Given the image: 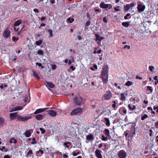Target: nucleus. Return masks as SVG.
I'll list each match as a JSON object with an SVG mask.
<instances>
[{
  "label": "nucleus",
  "mask_w": 158,
  "mask_h": 158,
  "mask_svg": "<svg viewBox=\"0 0 158 158\" xmlns=\"http://www.w3.org/2000/svg\"><path fill=\"white\" fill-rule=\"evenodd\" d=\"M10 118L11 120H15L16 119L18 121L22 122L24 123H26L28 120L31 118L30 116L23 117L19 115L17 112L11 113L9 114Z\"/></svg>",
  "instance_id": "1"
},
{
  "label": "nucleus",
  "mask_w": 158,
  "mask_h": 158,
  "mask_svg": "<svg viewBox=\"0 0 158 158\" xmlns=\"http://www.w3.org/2000/svg\"><path fill=\"white\" fill-rule=\"evenodd\" d=\"M108 69L109 67L107 64L104 63L101 72V77L104 84L106 83L108 81Z\"/></svg>",
  "instance_id": "2"
},
{
  "label": "nucleus",
  "mask_w": 158,
  "mask_h": 158,
  "mask_svg": "<svg viewBox=\"0 0 158 158\" xmlns=\"http://www.w3.org/2000/svg\"><path fill=\"white\" fill-rule=\"evenodd\" d=\"M72 101L74 104L77 106H80L84 103L85 101L79 95H75L73 98Z\"/></svg>",
  "instance_id": "3"
},
{
  "label": "nucleus",
  "mask_w": 158,
  "mask_h": 158,
  "mask_svg": "<svg viewBox=\"0 0 158 158\" xmlns=\"http://www.w3.org/2000/svg\"><path fill=\"white\" fill-rule=\"evenodd\" d=\"M82 109L80 107H77L73 110L70 113V115L73 116L82 112Z\"/></svg>",
  "instance_id": "4"
},
{
  "label": "nucleus",
  "mask_w": 158,
  "mask_h": 158,
  "mask_svg": "<svg viewBox=\"0 0 158 158\" xmlns=\"http://www.w3.org/2000/svg\"><path fill=\"white\" fill-rule=\"evenodd\" d=\"M137 10L139 13L143 11L145 9V6L142 3L138 5Z\"/></svg>",
  "instance_id": "5"
},
{
  "label": "nucleus",
  "mask_w": 158,
  "mask_h": 158,
  "mask_svg": "<svg viewBox=\"0 0 158 158\" xmlns=\"http://www.w3.org/2000/svg\"><path fill=\"white\" fill-rule=\"evenodd\" d=\"M10 31L8 28L3 31V37L5 38H8L10 36Z\"/></svg>",
  "instance_id": "6"
},
{
  "label": "nucleus",
  "mask_w": 158,
  "mask_h": 158,
  "mask_svg": "<svg viewBox=\"0 0 158 158\" xmlns=\"http://www.w3.org/2000/svg\"><path fill=\"white\" fill-rule=\"evenodd\" d=\"M118 155L120 158H125L127 156V154L123 150H121L119 151Z\"/></svg>",
  "instance_id": "7"
},
{
  "label": "nucleus",
  "mask_w": 158,
  "mask_h": 158,
  "mask_svg": "<svg viewBox=\"0 0 158 158\" xmlns=\"http://www.w3.org/2000/svg\"><path fill=\"white\" fill-rule=\"evenodd\" d=\"M112 94L110 91H108L106 92L104 95V97L106 99L109 100L111 98Z\"/></svg>",
  "instance_id": "8"
},
{
  "label": "nucleus",
  "mask_w": 158,
  "mask_h": 158,
  "mask_svg": "<svg viewBox=\"0 0 158 158\" xmlns=\"http://www.w3.org/2000/svg\"><path fill=\"white\" fill-rule=\"evenodd\" d=\"M47 109V108H40L37 109L34 112V114H36L40 113L43 112Z\"/></svg>",
  "instance_id": "9"
},
{
  "label": "nucleus",
  "mask_w": 158,
  "mask_h": 158,
  "mask_svg": "<svg viewBox=\"0 0 158 158\" xmlns=\"http://www.w3.org/2000/svg\"><path fill=\"white\" fill-rule=\"evenodd\" d=\"M23 107L22 106H16L14 107L10 112H13L15 111L22 110Z\"/></svg>",
  "instance_id": "10"
},
{
  "label": "nucleus",
  "mask_w": 158,
  "mask_h": 158,
  "mask_svg": "<svg viewBox=\"0 0 158 158\" xmlns=\"http://www.w3.org/2000/svg\"><path fill=\"white\" fill-rule=\"evenodd\" d=\"M49 114L52 117H55L57 113L53 110H50L48 111Z\"/></svg>",
  "instance_id": "11"
},
{
  "label": "nucleus",
  "mask_w": 158,
  "mask_h": 158,
  "mask_svg": "<svg viewBox=\"0 0 158 158\" xmlns=\"http://www.w3.org/2000/svg\"><path fill=\"white\" fill-rule=\"evenodd\" d=\"M44 117L43 115L38 114L35 116V118L37 120H40L43 119Z\"/></svg>",
  "instance_id": "12"
},
{
  "label": "nucleus",
  "mask_w": 158,
  "mask_h": 158,
  "mask_svg": "<svg viewBox=\"0 0 158 158\" xmlns=\"http://www.w3.org/2000/svg\"><path fill=\"white\" fill-rule=\"evenodd\" d=\"M22 23V20L21 19L16 21L14 24V27H17L20 25Z\"/></svg>",
  "instance_id": "13"
},
{
  "label": "nucleus",
  "mask_w": 158,
  "mask_h": 158,
  "mask_svg": "<svg viewBox=\"0 0 158 158\" xmlns=\"http://www.w3.org/2000/svg\"><path fill=\"white\" fill-rule=\"evenodd\" d=\"M48 86L50 88H53L55 87L54 85L52 82L46 81Z\"/></svg>",
  "instance_id": "14"
},
{
  "label": "nucleus",
  "mask_w": 158,
  "mask_h": 158,
  "mask_svg": "<svg viewBox=\"0 0 158 158\" xmlns=\"http://www.w3.org/2000/svg\"><path fill=\"white\" fill-rule=\"evenodd\" d=\"M31 133L29 130H27L25 133V135L27 137H29L31 135Z\"/></svg>",
  "instance_id": "15"
},
{
  "label": "nucleus",
  "mask_w": 158,
  "mask_h": 158,
  "mask_svg": "<svg viewBox=\"0 0 158 158\" xmlns=\"http://www.w3.org/2000/svg\"><path fill=\"white\" fill-rule=\"evenodd\" d=\"M93 136L92 134H89L87 135L86 137V139L88 141H91L93 140Z\"/></svg>",
  "instance_id": "16"
},
{
  "label": "nucleus",
  "mask_w": 158,
  "mask_h": 158,
  "mask_svg": "<svg viewBox=\"0 0 158 158\" xmlns=\"http://www.w3.org/2000/svg\"><path fill=\"white\" fill-rule=\"evenodd\" d=\"M107 4H106L104 2H102L100 4V6L102 8H107Z\"/></svg>",
  "instance_id": "17"
},
{
  "label": "nucleus",
  "mask_w": 158,
  "mask_h": 158,
  "mask_svg": "<svg viewBox=\"0 0 158 158\" xmlns=\"http://www.w3.org/2000/svg\"><path fill=\"white\" fill-rule=\"evenodd\" d=\"M33 75L35 78L37 80L40 79L39 76L37 74V73L35 71H33Z\"/></svg>",
  "instance_id": "18"
},
{
  "label": "nucleus",
  "mask_w": 158,
  "mask_h": 158,
  "mask_svg": "<svg viewBox=\"0 0 158 158\" xmlns=\"http://www.w3.org/2000/svg\"><path fill=\"white\" fill-rule=\"evenodd\" d=\"M130 22H123L122 23V25L123 26L126 27H128L129 25Z\"/></svg>",
  "instance_id": "19"
},
{
  "label": "nucleus",
  "mask_w": 158,
  "mask_h": 158,
  "mask_svg": "<svg viewBox=\"0 0 158 158\" xmlns=\"http://www.w3.org/2000/svg\"><path fill=\"white\" fill-rule=\"evenodd\" d=\"M9 142L10 143H17V140L14 138H12L10 140Z\"/></svg>",
  "instance_id": "20"
},
{
  "label": "nucleus",
  "mask_w": 158,
  "mask_h": 158,
  "mask_svg": "<svg viewBox=\"0 0 158 158\" xmlns=\"http://www.w3.org/2000/svg\"><path fill=\"white\" fill-rule=\"evenodd\" d=\"M130 6V4H128L125 6L124 7V10L127 11L129 10L131 7Z\"/></svg>",
  "instance_id": "21"
},
{
  "label": "nucleus",
  "mask_w": 158,
  "mask_h": 158,
  "mask_svg": "<svg viewBox=\"0 0 158 158\" xmlns=\"http://www.w3.org/2000/svg\"><path fill=\"white\" fill-rule=\"evenodd\" d=\"M120 99L123 101H125L126 100V97L123 93L121 94Z\"/></svg>",
  "instance_id": "22"
},
{
  "label": "nucleus",
  "mask_w": 158,
  "mask_h": 158,
  "mask_svg": "<svg viewBox=\"0 0 158 158\" xmlns=\"http://www.w3.org/2000/svg\"><path fill=\"white\" fill-rule=\"evenodd\" d=\"M74 21V19L73 18H69L67 20V21L69 23H72Z\"/></svg>",
  "instance_id": "23"
},
{
  "label": "nucleus",
  "mask_w": 158,
  "mask_h": 158,
  "mask_svg": "<svg viewBox=\"0 0 158 158\" xmlns=\"http://www.w3.org/2000/svg\"><path fill=\"white\" fill-rule=\"evenodd\" d=\"M105 120L106 122V125L107 126H109L110 125V122L109 119L107 118H105Z\"/></svg>",
  "instance_id": "24"
},
{
  "label": "nucleus",
  "mask_w": 158,
  "mask_h": 158,
  "mask_svg": "<svg viewBox=\"0 0 158 158\" xmlns=\"http://www.w3.org/2000/svg\"><path fill=\"white\" fill-rule=\"evenodd\" d=\"M71 143L69 142H67L64 143V145L67 148H69L70 146Z\"/></svg>",
  "instance_id": "25"
},
{
  "label": "nucleus",
  "mask_w": 158,
  "mask_h": 158,
  "mask_svg": "<svg viewBox=\"0 0 158 158\" xmlns=\"http://www.w3.org/2000/svg\"><path fill=\"white\" fill-rule=\"evenodd\" d=\"M105 134L107 136H108L110 135V131L108 129H106L105 130Z\"/></svg>",
  "instance_id": "26"
},
{
  "label": "nucleus",
  "mask_w": 158,
  "mask_h": 158,
  "mask_svg": "<svg viewBox=\"0 0 158 158\" xmlns=\"http://www.w3.org/2000/svg\"><path fill=\"white\" fill-rule=\"evenodd\" d=\"M42 43V41L41 40L37 41L35 42L37 46L40 45Z\"/></svg>",
  "instance_id": "27"
},
{
  "label": "nucleus",
  "mask_w": 158,
  "mask_h": 158,
  "mask_svg": "<svg viewBox=\"0 0 158 158\" xmlns=\"http://www.w3.org/2000/svg\"><path fill=\"white\" fill-rule=\"evenodd\" d=\"M48 31L49 34V37H52L53 36L52 31L51 29H48Z\"/></svg>",
  "instance_id": "28"
},
{
  "label": "nucleus",
  "mask_w": 158,
  "mask_h": 158,
  "mask_svg": "<svg viewBox=\"0 0 158 158\" xmlns=\"http://www.w3.org/2000/svg\"><path fill=\"white\" fill-rule=\"evenodd\" d=\"M132 84V82L130 81H128L126 83L125 85L127 86H130Z\"/></svg>",
  "instance_id": "29"
},
{
  "label": "nucleus",
  "mask_w": 158,
  "mask_h": 158,
  "mask_svg": "<svg viewBox=\"0 0 158 158\" xmlns=\"http://www.w3.org/2000/svg\"><path fill=\"white\" fill-rule=\"evenodd\" d=\"M148 117V115L146 114H145L144 115L142 116L141 117V119L142 120H144L146 118Z\"/></svg>",
  "instance_id": "30"
},
{
  "label": "nucleus",
  "mask_w": 158,
  "mask_h": 158,
  "mask_svg": "<svg viewBox=\"0 0 158 158\" xmlns=\"http://www.w3.org/2000/svg\"><path fill=\"white\" fill-rule=\"evenodd\" d=\"M36 65H38L40 67H41V69H43L44 68V66L42 65V64L41 63L36 62Z\"/></svg>",
  "instance_id": "31"
},
{
  "label": "nucleus",
  "mask_w": 158,
  "mask_h": 158,
  "mask_svg": "<svg viewBox=\"0 0 158 158\" xmlns=\"http://www.w3.org/2000/svg\"><path fill=\"white\" fill-rule=\"evenodd\" d=\"M95 155H96V156L97 158H99V149H97L96 150Z\"/></svg>",
  "instance_id": "32"
},
{
  "label": "nucleus",
  "mask_w": 158,
  "mask_h": 158,
  "mask_svg": "<svg viewBox=\"0 0 158 158\" xmlns=\"http://www.w3.org/2000/svg\"><path fill=\"white\" fill-rule=\"evenodd\" d=\"M93 67H94V68L91 67L90 68V69L91 70H94V68H95L96 69H98V67H97V65L96 64H94L93 65Z\"/></svg>",
  "instance_id": "33"
},
{
  "label": "nucleus",
  "mask_w": 158,
  "mask_h": 158,
  "mask_svg": "<svg viewBox=\"0 0 158 158\" xmlns=\"http://www.w3.org/2000/svg\"><path fill=\"white\" fill-rule=\"evenodd\" d=\"M40 131H41V133L42 134H44L45 132V130L42 128H40Z\"/></svg>",
  "instance_id": "34"
},
{
  "label": "nucleus",
  "mask_w": 158,
  "mask_h": 158,
  "mask_svg": "<svg viewBox=\"0 0 158 158\" xmlns=\"http://www.w3.org/2000/svg\"><path fill=\"white\" fill-rule=\"evenodd\" d=\"M4 121V119L1 117H0V124H3Z\"/></svg>",
  "instance_id": "35"
},
{
  "label": "nucleus",
  "mask_w": 158,
  "mask_h": 158,
  "mask_svg": "<svg viewBox=\"0 0 158 158\" xmlns=\"http://www.w3.org/2000/svg\"><path fill=\"white\" fill-rule=\"evenodd\" d=\"M33 154V152L31 150H30L28 152L26 156L27 157H28V156L30 154Z\"/></svg>",
  "instance_id": "36"
},
{
  "label": "nucleus",
  "mask_w": 158,
  "mask_h": 158,
  "mask_svg": "<svg viewBox=\"0 0 158 158\" xmlns=\"http://www.w3.org/2000/svg\"><path fill=\"white\" fill-rule=\"evenodd\" d=\"M95 36L96 37V40L97 41V44H99V41H99V34H96Z\"/></svg>",
  "instance_id": "37"
},
{
  "label": "nucleus",
  "mask_w": 158,
  "mask_h": 158,
  "mask_svg": "<svg viewBox=\"0 0 158 158\" xmlns=\"http://www.w3.org/2000/svg\"><path fill=\"white\" fill-rule=\"evenodd\" d=\"M38 53L40 55H43L44 54V52L42 50H39L38 52Z\"/></svg>",
  "instance_id": "38"
},
{
  "label": "nucleus",
  "mask_w": 158,
  "mask_h": 158,
  "mask_svg": "<svg viewBox=\"0 0 158 158\" xmlns=\"http://www.w3.org/2000/svg\"><path fill=\"white\" fill-rule=\"evenodd\" d=\"M102 139L103 141H106L107 140V138L106 137H105L104 135L102 136Z\"/></svg>",
  "instance_id": "39"
},
{
  "label": "nucleus",
  "mask_w": 158,
  "mask_h": 158,
  "mask_svg": "<svg viewBox=\"0 0 158 158\" xmlns=\"http://www.w3.org/2000/svg\"><path fill=\"white\" fill-rule=\"evenodd\" d=\"M32 141L31 142V144H34L36 143V142L35 140V138H33L32 139Z\"/></svg>",
  "instance_id": "40"
},
{
  "label": "nucleus",
  "mask_w": 158,
  "mask_h": 158,
  "mask_svg": "<svg viewBox=\"0 0 158 158\" xmlns=\"http://www.w3.org/2000/svg\"><path fill=\"white\" fill-rule=\"evenodd\" d=\"M80 152H73V156H77V155L80 154Z\"/></svg>",
  "instance_id": "41"
},
{
  "label": "nucleus",
  "mask_w": 158,
  "mask_h": 158,
  "mask_svg": "<svg viewBox=\"0 0 158 158\" xmlns=\"http://www.w3.org/2000/svg\"><path fill=\"white\" fill-rule=\"evenodd\" d=\"M12 40L15 42L16 41H17L19 40L18 38H16L15 36H13L12 37Z\"/></svg>",
  "instance_id": "42"
},
{
  "label": "nucleus",
  "mask_w": 158,
  "mask_h": 158,
  "mask_svg": "<svg viewBox=\"0 0 158 158\" xmlns=\"http://www.w3.org/2000/svg\"><path fill=\"white\" fill-rule=\"evenodd\" d=\"M130 5V6L131 7H132L136 5V3L135 2L131 3Z\"/></svg>",
  "instance_id": "43"
},
{
  "label": "nucleus",
  "mask_w": 158,
  "mask_h": 158,
  "mask_svg": "<svg viewBox=\"0 0 158 158\" xmlns=\"http://www.w3.org/2000/svg\"><path fill=\"white\" fill-rule=\"evenodd\" d=\"M147 89L149 90L151 92H152L153 89H152V87L150 86H148L147 87Z\"/></svg>",
  "instance_id": "44"
},
{
  "label": "nucleus",
  "mask_w": 158,
  "mask_h": 158,
  "mask_svg": "<svg viewBox=\"0 0 158 158\" xmlns=\"http://www.w3.org/2000/svg\"><path fill=\"white\" fill-rule=\"evenodd\" d=\"M51 67L52 70H55L56 68V66L55 64L52 65Z\"/></svg>",
  "instance_id": "45"
},
{
  "label": "nucleus",
  "mask_w": 158,
  "mask_h": 158,
  "mask_svg": "<svg viewBox=\"0 0 158 158\" xmlns=\"http://www.w3.org/2000/svg\"><path fill=\"white\" fill-rule=\"evenodd\" d=\"M149 69L150 71L152 72L153 70L154 69V67L152 66H150L149 67Z\"/></svg>",
  "instance_id": "46"
},
{
  "label": "nucleus",
  "mask_w": 158,
  "mask_h": 158,
  "mask_svg": "<svg viewBox=\"0 0 158 158\" xmlns=\"http://www.w3.org/2000/svg\"><path fill=\"white\" fill-rule=\"evenodd\" d=\"M16 58H17V56H12L11 59L13 61H15L16 60Z\"/></svg>",
  "instance_id": "47"
},
{
  "label": "nucleus",
  "mask_w": 158,
  "mask_h": 158,
  "mask_svg": "<svg viewBox=\"0 0 158 158\" xmlns=\"http://www.w3.org/2000/svg\"><path fill=\"white\" fill-rule=\"evenodd\" d=\"M119 6H118L117 7H115L114 8V10L117 11H120V10L119 9Z\"/></svg>",
  "instance_id": "48"
},
{
  "label": "nucleus",
  "mask_w": 158,
  "mask_h": 158,
  "mask_svg": "<svg viewBox=\"0 0 158 158\" xmlns=\"http://www.w3.org/2000/svg\"><path fill=\"white\" fill-rule=\"evenodd\" d=\"M130 16V14L129 13H127L126 16L124 17V19H128L127 17Z\"/></svg>",
  "instance_id": "49"
},
{
  "label": "nucleus",
  "mask_w": 158,
  "mask_h": 158,
  "mask_svg": "<svg viewBox=\"0 0 158 158\" xmlns=\"http://www.w3.org/2000/svg\"><path fill=\"white\" fill-rule=\"evenodd\" d=\"M126 48L128 49H130V46L129 45H126L123 48L125 49Z\"/></svg>",
  "instance_id": "50"
},
{
  "label": "nucleus",
  "mask_w": 158,
  "mask_h": 158,
  "mask_svg": "<svg viewBox=\"0 0 158 158\" xmlns=\"http://www.w3.org/2000/svg\"><path fill=\"white\" fill-rule=\"evenodd\" d=\"M103 21L105 23H106L107 22V20L106 17H104L103 18Z\"/></svg>",
  "instance_id": "51"
},
{
  "label": "nucleus",
  "mask_w": 158,
  "mask_h": 158,
  "mask_svg": "<svg viewBox=\"0 0 158 158\" xmlns=\"http://www.w3.org/2000/svg\"><path fill=\"white\" fill-rule=\"evenodd\" d=\"M70 69H71L72 71H73L75 69V68L72 65L70 67Z\"/></svg>",
  "instance_id": "52"
},
{
  "label": "nucleus",
  "mask_w": 158,
  "mask_h": 158,
  "mask_svg": "<svg viewBox=\"0 0 158 158\" xmlns=\"http://www.w3.org/2000/svg\"><path fill=\"white\" fill-rule=\"evenodd\" d=\"M14 29L15 31L17 32L19 30V28H17L16 27L14 26Z\"/></svg>",
  "instance_id": "53"
},
{
  "label": "nucleus",
  "mask_w": 158,
  "mask_h": 158,
  "mask_svg": "<svg viewBox=\"0 0 158 158\" xmlns=\"http://www.w3.org/2000/svg\"><path fill=\"white\" fill-rule=\"evenodd\" d=\"M90 22L89 21H88L86 23V25L87 26H88L90 24Z\"/></svg>",
  "instance_id": "54"
},
{
  "label": "nucleus",
  "mask_w": 158,
  "mask_h": 158,
  "mask_svg": "<svg viewBox=\"0 0 158 158\" xmlns=\"http://www.w3.org/2000/svg\"><path fill=\"white\" fill-rule=\"evenodd\" d=\"M40 152L41 153V155H42L44 153V151L41 149H40L39 150V151L38 152Z\"/></svg>",
  "instance_id": "55"
},
{
  "label": "nucleus",
  "mask_w": 158,
  "mask_h": 158,
  "mask_svg": "<svg viewBox=\"0 0 158 158\" xmlns=\"http://www.w3.org/2000/svg\"><path fill=\"white\" fill-rule=\"evenodd\" d=\"M5 147L3 146L2 148H0V151H3L5 149Z\"/></svg>",
  "instance_id": "56"
},
{
  "label": "nucleus",
  "mask_w": 158,
  "mask_h": 158,
  "mask_svg": "<svg viewBox=\"0 0 158 158\" xmlns=\"http://www.w3.org/2000/svg\"><path fill=\"white\" fill-rule=\"evenodd\" d=\"M108 7L109 9H110L112 8V6L110 4H107V8Z\"/></svg>",
  "instance_id": "57"
},
{
  "label": "nucleus",
  "mask_w": 158,
  "mask_h": 158,
  "mask_svg": "<svg viewBox=\"0 0 158 158\" xmlns=\"http://www.w3.org/2000/svg\"><path fill=\"white\" fill-rule=\"evenodd\" d=\"M3 158H10V157L9 155H7L4 156Z\"/></svg>",
  "instance_id": "58"
},
{
  "label": "nucleus",
  "mask_w": 158,
  "mask_h": 158,
  "mask_svg": "<svg viewBox=\"0 0 158 158\" xmlns=\"http://www.w3.org/2000/svg\"><path fill=\"white\" fill-rule=\"evenodd\" d=\"M155 126L157 128H158V121H157L155 123Z\"/></svg>",
  "instance_id": "59"
},
{
  "label": "nucleus",
  "mask_w": 158,
  "mask_h": 158,
  "mask_svg": "<svg viewBox=\"0 0 158 158\" xmlns=\"http://www.w3.org/2000/svg\"><path fill=\"white\" fill-rule=\"evenodd\" d=\"M33 11L34 12H35L38 13L39 12L38 10L36 8L34 9H33Z\"/></svg>",
  "instance_id": "60"
},
{
  "label": "nucleus",
  "mask_w": 158,
  "mask_h": 158,
  "mask_svg": "<svg viewBox=\"0 0 158 158\" xmlns=\"http://www.w3.org/2000/svg\"><path fill=\"white\" fill-rule=\"evenodd\" d=\"M46 19L45 17H42L41 18L40 20L41 21H44L45 19Z\"/></svg>",
  "instance_id": "61"
},
{
  "label": "nucleus",
  "mask_w": 158,
  "mask_h": 158,
  "mask_svg": "<svg viewBox=\"0 0 158 158\" xmlns=\"http://www.w3.org/2000/svg\"><path fill=\"white\" fill-rule=\"evenodd\" d=\"M50 2L51 4H53L55 3V0H50Z\"/></svg>",
  "instance_id": "62"
},
{
  "label": "nucleus",
  "mask_w": 158,
  "mask_h": 158,
  "mask_svg": "<svg viewBox=\"0 0 158 158\" xmlns=\"http://www.w3.org/2000/svg\"><path fill=\"white\" fill-rule=\"evenodd\" d=\"M136 78L138 79L139 80H142V77L137 76L136 77Z\"/></svg>",
  "instance_id": "63"
},
{
  "label": "nucleus",
  "mask_w": 158,
  "mask_h": 158,
  "mask_svg": "<svg viewBox=\"0 0 158 158\" xmlns=\"http://www.w3.org/2000/svg\"><path fill=\"white\" fill-rule=\"evenodd\" d=\"M77 38L79 40H80L81 39V37L79 35H77Z\"/></svg>",
  "instance_id": "64"
}]
</instances>
